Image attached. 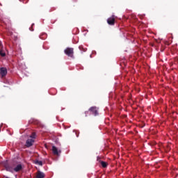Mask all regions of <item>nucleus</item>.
Returning a JSON list of instances; mask_svg holds the SVG:
<instances>
[{
  "instance_id": "obj_2",
  "label": "nucleus",
  "mask_w": 178,
  "mask_h": 178,
  "mask_svg": "<svg viewBox=\"0 0 178 178\" xmlns=\"http://www.w3.org/2000/svg\"><path fill=\"white\" fill-rule=\"evenodd\" d=\"M115 15L110 17L107 19V23L108 24H109V26H115Z\"/></svg>"
},
{
  "instance_id": "obj_5",
  "label": "nucleus",
  "mask_w": 178,
  "mask_h": 178,
  "mask_svg": "<svg viewBox=\"0 0 178 178\" xmlns=\"http://www.w3.org/2000/svg\"><path fill=\"white\" fill-rule=\"evenodd\" d=\"M90 112L92 113L95 116H97L98 115V110H97V107H91L89 109Z\"/></svg>"
},
{
  "instance_id": "obj_8",
  "label": "nucleus",
  "mask_w": 178,
  "mask_h": 178,
  "mask_svg": "<svg viewBox=\"0 0 178 178\" xmlns=\"http://www.w3.org/2000/svg\"><path fill=\"white\" fill-rule=\"evenodd\" d=\"M23 169V166L22 165V164H18L15 168H14V171L15 172H20V170H22Z\"/></svg>"
},
{
  "instance_id": "obj_15",
  "label": "nucleus",
  "mask_w": 178,
  "mask_h": 178,
  "mask_svg": "<svg viewBox=\"0 0 178 178\" xmlns=\"http://www.w3.org/2000/svg\"><path fill=\"white\" fill-rule=\"evenodd\" d=\"M85 115H86V116H87V115H88V111H86Z\"/></svg>"
},
{
  "instance_id": "obj_17",
  "label": "nucleus",
  "mask_w": 178,
  "mask_h": 178,
  "mask_svg": "<svg viewBox=\"0 0 178 178\" xmlns=\"http://www.w3.org/2000/svg\"><path fill=\"white\" fill-rule=\"evenodd\" d=\"M1 45H2V42L0 41V47H1Z\"/></svg>"
},
{
  "instance_id": "obj_14",
  "label": "nucleus",
  "mask_w": 178,
  "mask_h": 178,
  "mask_svg": "<svg viewBox=\"0 0 178 178\" xmlns=\"http://www.w3.org/2000/svg\"><path fill=\"white\" fill-rule=\"evenodd\" d=\"M35 137H36L35 132H33V133L31 134V135L30 136V138H35Z\"/></svg>"
},
{
  "instance_id": "obj_4",
  "label": "nucleus",
  "mask_w": 178,
  "mask_h": 178,
  "mask_svg": "<svg viewBox=\"0 0 178 178\" xmlns=\"http://www.w3.org/2000/svg\"><path fill=\"white\" fill-rule=\"evenodd\" d=\"M33 144H34V139H28L26 142V147L29 148L33 146Z\"/></svg>"
},
{
  "instance_id": "obj_16",
  "label": "nucleus",
  "mask_w": 178,
  "mask_h": 178,
  "mask_svg": "<svg viewBox=\"0 0 178 178\" xmlns=\"http://www.w3.org/2000/svg\"><path fill=\"white\" fill-rule=\"evenodd\" d=\"M73 2H77V0H72Z\"/></svg>"
},
{
  "instance_id": "obj_7",
  "label": "nucleus",
  "mask_w": 178,
  "mask_h": 178,
  "mask_svg": "<svg viewBox=\"0 0 178 178\" xmlns=\"http://www.w3.org/2000/svg\"><path fill=\"white\" fill-rule=\"evenodd\" d=\"M45 177V174L41 171H38L37 175H36V178H44Z\"/></svg>"
},
{
  "instance_id": "obj_11",
  "label": "nucleus",
  "mask_w": 178,
  "mask_h": 178,
  "mask_svg": "<svg viewBox=\"0 0 178 178\" xmlns=\"http://www.w3.org/2000/svg\"><path fill=\"white\" fill-rule=\"evenodd\" d=\"M40 38H41V40H45V38H47V33H43L40 35Z\"/></svg>"
},
{
  "instance_id": "obj_1",
  "label": "nucleus",
  "mask_w": 178,
  "mask_h": 178,
  "mask_svg": "<svg viewBox=\"0 0 178 178\" xmlns=\"http://www.w3.org/2000/svg\"><path fill=\"white\" fill-rule=\"evenodd\" d=\"M64 52L67 56H69L70 58H74V49L68 47L64 50Z\"/></svg>"
},
{
  "instance_id": "obj_10",
  "label": "nucleus",
  "mask_w": 178,
  "mask_h": 178,
  "mask_svg": "<svg viewBox=\"0 0 178 178\" xmlns=\"http://www.w3.org/2000/svg\"><path fill=\"white\" fill-rule=\"evenodd\" d=\"M35 165H39V166H42V161H41L35 160Z\"/></svg>"
},
{
  "instance_id": "obj_3",
  "label": "nucleus",
  "mask_w": 178,
  "mask_h": 178,
  "mask_svg": "<svg viewBox=\"0 0 178 178\" xmlns=\"http://www.w3.org/2000/svg\"><path fill=\"white\" fill-rule=\"evenodd\" d=\"M0 74L1 77H5L8 74V69L6 67H1L0 68Z\"/></svg>"
},
{
  "instance_id": "obj_13",
  "label": "nucleus",
  "mask_w": 178,
  "mask_h": 178,
  "mask_svg": "<svg viewBox=\"0 0 178 178\" xmlns=\"http://www.w3.org/2000/svg\"><path fill=\"white\" fill-rule=\"evenodd\" d=\"M0 55L2 57L6 56V54L3 50L0 51Z\"/></svg>"
},
{
  "instance_id": "obj_9",
  "label": "nucleus",
  "mask_w": 178,
  "mask_h": 178,
  "mask_svg": "<svg viewBox=\"0 0 178 178\" xmlns=\"http://www.w3.org/2000/svg\"><path fill=\"white\" fill-rule=\"evenodd\" d=\"M102 168H106L108 166V163L105 162V161H101L100 162Z\"/></svg>"
},
{
  "instance_id": "obj_12",
  "label": "nucleus",
  "mask_w": 178,
  "mask_h": 178,
  "mask_svg": "<svg viewBox=\"0 0 178 178\" xmlns=\"http://www.w3.org/2000/svg\"><path fill=\"white\" fill-rule=\"evenodd\" d=\"M79 49H80V51H81L82 52H86V51H87L86 49H83V46H79Z\"/></svg>"
},
{
  "instance_id": "obj_6",
  "label": "nucleus",
  "mask_w": 178,
  "mask_h": 178,
  "mask_svg": "<svg viewBox=\"0 0 178 178\" xmlns=\"http://www.w3.org/2000/svg\"><path fill=\"white\" fill-rule=\"evenodd\" d=\"M51 151L54 154V155H59V152H60V151L58 150V148L55 146H52V149Z\"/></svg>"
}]
</instances>
